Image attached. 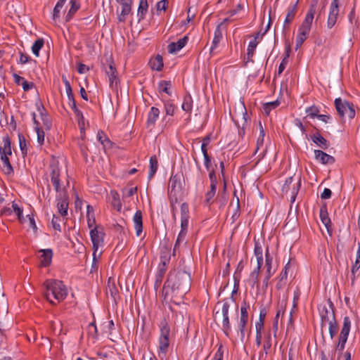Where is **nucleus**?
Masks as SVG:
<instances>
[{"label":"nucleus","mask_w":360,"mask_h":360,"mask_svg":"<svg viewBox=\"0 0 360 360\" xmlns=\"http://www.w3.org/2000/svg\"><path fill=\"white\" fill-rule=\"evenodd\" d=\"M191 285V275L186 271L179 270L170 274L163 287L162 294L165 300L169 295L172 299L177 296L183 297L190 290Z\"/></svg>","instance_id":"1"},{"label":"nucleus","mask_w":360,"mask_h":360,"mask_svg":"<svg viewBox=\"0 0 360 360\" xmlns=\"http://www.w3.org/2000/svg\"><path fill=\"white\" fill-rule=\"evenodd\" d=\"M44 296L51 304H56L53 299L60 302L68 295L67 288L61 281L47 279L44 283Z\"/></svg>","instance_id":"2"},{"label":"nucleus","mask_w":360,"mask_h":360,"mask_svg":"<svg viewBox=\"0 0 360 360\" xmlns=\"http://www.w3.org/2000/svg\"><path fill=\"white\" fill-rule=\"evenodd\" d=\"M319 0L311 1L309 11L304 18V20L298 28V33L295 41L296 50H297L302 45L309 34L312 22L314 18V14L316 11V6Z\"/></svg>","instance_id":"3"},{"label":"nucleus","mask_w":360,"mask_h":360,"mask_svg":"<svg viewBox=\"0 0 360 360\" xmlns=\"http://www.w3.org/2000/svg\"><path fill=\"white\" fill-rule=\"evenodd\" d=\"M334 105L340 117H347L352 120L355 117L356 111L352 103L337 98L335 99Z\"/></svg>","instance_id":"4"},{"label":"nucleus","mask_w":360,"mask_h":360,"mask_svg":"<svg viewBox=\"0 0 360 360\" xmlns=\"http://www.w3.org/2000/svg\"><path fill=\"white\" fill-rule=\"evenodd\" d=\"M160 334L159 337V350L163 354H166L168 352V348L169 346V334H170V328L167 324V323L164 321H162L160 326Z\"/></svg>","instance_id":"5"},{"label":"nucleus","mask_w":360,"mask_h":360,"mask_svg":"<svg viewBox=\"0 0 360 360\" xmlns=\"http://www.w3.org/2000/svg\"><path fill=\"white\" fill-rule=\"evenodd\" d=\"M49 176L53 186L54 190L56 193L65 191V188H62L60 185V170L58 161L53 160L49 166Z\"/></svg>","instance_id":"6"},{"label":"nucleus","mask_w":360,"mask_h":360,"mask_svg":"<svg viewBox=\"0 0 360 360\" xmlns=\"http://www.w3.org/2000/svg\"><path fill=\"white\" fill-rule=\"evenodd\" d=\"M321 326V328L325 326L326 323H330L335 320V314L333 302L329 300V307L323 305L320 309Z\"/></svg>","instance_id":"7"},{"label":"nucleus","mask_w":360,"mask_h":360,"mask_svg":"<svg viewBox=\"0 0 360 360\" xmlns=\"http://www.w3.org/2000/svg\"><path fill=\"white\" fill-rule=\"evenodd\" d=\"M57 193L56 200L58 213L61 216L65 217L68 214V196L66 193V191H60Z\"/></svg>","instance_id":"8"},{"label":"nucleus","mask_w":360,"mask_h":360,"mask_svg":"<svg viewBox=\"0 0 360 360\" xmlns=\"http://www.w3.org/2000/svg\"><path fill=\"white\" fill-rule=\"evenodd\" d=\"M339 14V0H333L330 6L327 27L331 29L335 25Z\"/></svg>","instance_id":"9"},{"label":"nucleus","mask_w":360,"mask_h":360,"mask_svg":"<svg viewBox=\"0 0 360 360\" xmlns=\"http://www.w3.org/2000/svg\"><path fill=\"white\" fill-rule=\"evenodd\" d=\"M91 240L93 244V248L96 252L98 246L103 242L104 233L103 232L102 228L99 229L98 226H95L90 231Z\"/></svg>","instance_id":"10"},{"label":"nucleus","mask_w":360,"mask_h":360,"mask_svg":"<svg viewBox=\"0 0 360 360\" xmlns=\"http://www.w3.org/2000/svg\"><path fill=\"white\" fill-rule=\"evenodd\" d=\"M189 209L186 202L181 205V231L187 233L188 227Z\"/></svg>","instance_id":"11"},{"label":"nucleus","mask_w":360,"mask_h":360,"mask_svg":"<svg viewBox=\"0 0 360 360\" xmlns=\"http://www.w3.org/2000/svg\"><path fill=\"white\" fill-rule=\"evenodd\" d=\"M109 63L108 69L105 70V72L108 77L110 86L113 88L116 86L118 83L117 72L115 67L114 63L110 58V60H107Z\"/></svg>","instance_id":"12"},{"label":"nucleus","mask_w":360,"mask_h":360,"mask_svg":"<svg viewBox=\"0 0 360 360\" xmlns=\"http://www.w3.org/2000/svg\"><path fill=\"white\" fill-rule=\"evenodd\" d=\"M133 1L123 3L120 4L121 6V11L117 9V20L120 22H124L127 17L131 14Z\"/></svg>","instance_id":"13"},{"label":"nucleus","mask_w":360,"mask_h":360,"mask_svg":"<svg viewBox=\"0 0 360 360\" xmlns=\"http://www.w3.org/2000/svg\"><path fill=\"white\" fill-rule=\"evenodd\" d=\"M41 255L39 256L40 265L44 267L49 266L52 261L53 251L51 249H41L39 250Z\"/></svg>","instance_id":"14"},{"label":"nucleus","mask_w":360,"mask_h":360,"mask_svg":"<svg viewBox=\"0 0 360 360\" xmlns=\"http://www.w3.org/2000/svg\"><path fill=\"white\" fill-rule=\"evenodd\" d=\"M315 159L323 165H332L335 162V158L321 150H314Z\"/></svg>","instance_id":"15"},{"label":"nucleus","mask_w":360,"mask_h":360,"mask_svg":"<svg viewBox=\"0 0 360 360\" xmlns=\"http://www.w3.org/2000/svg\"><path fill=\"white\" fill-rule=\"evenodd\" d=\"M160 110L156 107H152L148 114V118L146 121V127L152 129L155 122L159 117Z\"/></svg>","instance_id":"16"},{"label":"nucleus","mask_w":360,"mask_h":360,"mask_svg":"<svg viewBox=\"0 0 360 360\" xmlns=\"http://www.w3.org/2000/svg\"><path fill=\"white\" fill-rule=\"evenodd\" d=\"M311 141L319 148L326 150L330 146V143L318 131L311 136Z\"/></svg>","instance_id":"17"},{"label":"nucleus","mask_w":360,"mask_h":360,"mask_svg":"<svg viewBox=\"0 0 360 360\" xmlns=\"http://www.w3.org/2000/svg\"><path fill=\"white\" fill-rule=\"evenodd\" d=\"M188 37L184 36L183 38L179 39L176 42H171L168 45V51L170 53H175L181 49H183L187 44Z\"/></svg>","instance_id":"18"},{"label":"nucleus","mask_w":360,"mask_h":360,"mask_svg":"<svg viewBox=\"0 0 360 360\" xmlns=\"http://www.w3.org/2000/svg\"><path fill=\"white\" fill-rule=\"evenodd\" d=\"M134 229L136 236H140L143 231V214L141 210H137L133 217Z\"/></svg>","instance_id":"19"},{"label":"nucleus","mask_w":360,"mask_h":360,"mask_svg":"<svg viewBox=\"0 0 360 360\" xmlns=\"http://www.w3.org/2000/svg\"><path fill=\"white\" fill-rule=\"evenodd\" d=\"M320 219L321 220V222L324 224L326 226L328 232L330 235H331V221L330 217H328V213L327 211L326 206H322L320 208V213H319Z\"/></svg>","instance_id":"20"},{"label":"nucleus","mask_w":360,"mask_h":360,"mask_svg":"<svg viewBox=\"0 0 360 360\" xmlns=\"http://www.w3.org/2000/svg\"><path fill=\"white\" fill-rule=\"evenodd\" d=\"M169 191L170 195H176L181 191V181L176 176H172L169 179Z\"/></svg>","instance_id":"21"},{"label":"nucleus","mask_w":360,"mask_h":360,"mask_svg":"<svg viewBox=\"0 0 360 360\" xmlns=\"http://www.w3.org/2000/svg\"><path fill=\"white\" fill-rule=\"evenodd\" d=\"M221 39H222L221 29H220V26H217V27L214 30V38L212 39V46L210 49V53H212L214 52V51L217 49V47L218 46Z\"/></svg>","instance_id":"22"},{"label":"nucleus","mask_w":360,"mask_h":360,"mask_svg":"<svg viewBox=\"0 0 360 360\" xmlns=\"http://www.w3.org/2000/svg\"><path fill=\"white\" fill-rule=\"evenodd\" d=\"M66 94H67L68 98V101H69V105L71 108V109L74 111L76 117L77 118H80L81 117V118L83 119L84 118L83 117V114L77 107L76 101L75 100L72 91H71L70 93L68 92Z\"/></svg>","instance_id":"23"},{"label":"nucleus","mask_w":360,"mask_h":360,"mask_svg":"<svg viewBox=\"0 0 360 360\" xmlns=\"http://www.w3.org/2000/svg\"><path fill=\"white\" fill-rule=\"evenodd\" d=\"M297 3L298 1H297L293 6H290L288 8V13L284 20V29L285 28V25L292 22V21L295 18V16L297 11Z\"/></svg>","instance_id":"24"},{"label":"nucleus","mask_w":360,"mask_h":360,"mask_svg":"<svg viewBox=\"0 0 360 360\" xmlns=\"http://www.w3.org/2000/svg\"><path fill=\"white\" fill-rule=\"evenodd\" d=\"M193 101L190 94H187L184 96L183 103L181 105V109L188 112L191 113L193 109Z\"/></svg>","instance_id":"25"},{"label":"nucleus","mask_w":360,"mask_h":360,"mask_svg":"<svg viewBox=\"0 0 360 360\" xmlns=\"http://www.w3.org/2000/svg\"><path fill=\"white\" fill-rule=\"evenodd\" d=\"M148 4L147 0H140L139 5L137 11V15L139 17V21L144 19L145 15L148 11Z\"/></svg>","instance_id":"26"},{"label":"nucleus","mask_w":360,"mask_h":360,"mask_svg":"<svg viewBox=\"0 0 360 360\" xmlns=\"http://www.w3.org/2000/svg\"><path fill=\"white\" fill-rule=\"evenodd\" d=\"M260 271L258 269H254L250 274L248 282L251 285V287L253 288L255 286L257 287V288H259V276Z\"/></svg>","instance_id":"27"},{"label":"nucleus","mask_w":360,"mask_h":360,"mask_svg":"<svg viewBox=\"0 0 360 360\" xmlns=\"http://www.w3.org/2000/svg\"><path fill=\"white\" fill-rule=\"evenodd\" d=\"M272 261L273 258L269 254V248L267 247L265 252V267L266 269V275L271 276L274 274V271H271V265H272Z\"/></svg>","instance_id":"28"},{"label":"nucleus","mask_w":360,"mask_h":360,"mask_svg":"<svg viewBox=\"0 0 360 360\" xmlns=\"http://www.w3.org/2000/svg\"><path fill=\"white\" fill-rule=\"evenodd\" d=\"M150 65L153 70L157 71L162 70L164 65L162 57L160 55H158L154 59L150 61Z\"/></svg>","instance_id":"29"},{"label":"nucleus","mask_w":360,"mask_h":360,"mask_svg":"<svg viewBox=\"0 0 360 360\" xmlns=\"http://www.w3.org/2000/svg\"><path fill=\"white\" fill-rule=\"evenodd\" d=\"M87 224L89 229H91L96 224V219L94 214V208L91 205H88L86 207Z\"/></svg>","instance_id":"30"},{"label":"nucleus","mask_w":360,"mask_h":360,"mask_svg":"<svg viewBox=\"0 0 360 360\" xmlns=\"http://www.w3.org/2000/svg\"><path fill=\"white\" fill-rule=\"evenodd\" d=\"M158 167V159L155 155H153L150 158V170L148 173V179H152L156 173Z\"/></svg>","instance_id":"31"},{"label":"nucleus","mask_w":360,"mask_h":360,"mask_svg":"<svg viewBox=\"0 0 360 360\" xmlns=\"http://www.w3.org/2000/svg\"><path fill=\"white\" fill-rule=\"evenodd\" d=\"M172 83L170 81L162 80L158 83L159 91H162L169 96L172 95L171 91Z\"/></svg>","instance_id":"32"},{"label":"nucleus","mask_w":360,"mask_h":360,"mask_svg":"<svg viewBox=\"0 0 360 360\" xmlns=\"http://www.w3.org/2000/svg\"><path fill=\"white\" fill-rule=\"evenodd\" d=\"M110 195L112 199L111 202L112 207L117 211H120L122 209V203L120 200L119 194L115 191H111Z\"/></svg>","instance_id":"33"},{"label":"nucleus","mask_w":360,"mask_h":360,"mask_svg":"<svg viewBox=\"0 0 360 360\" xmlns=\"http://www.w3.org/2000/svg\"><path fill=\"white\" fill-rule=\"evenodd\" d=\"M351 328V321L348 316H345L343 319V325L341 329L340 335L345 336L348 338L349 331Z\"/></svg>","instance_id":"34"},{"label":"nucleus","mask_w":360,"mask_h":360,"mask_svg":"<svg viewBox=\"0 0 360 360\" xmlns=\"http://www.w3.org/2000/svg\"><path fill=\"white\" fill-rule=\"evenodd\" d=\"M164 108L167 115L173 116L176 106L172 100H167L164 101Z\"/></svg>","instance_id":"35"},{"label":"nucleus","mask_w":360,"mask_h":360,"mask_svg":"<svg viewBox=\"0 0 360 360\" xmlns=\"http://www.w3.org/2000/svg\"><path fill=\"white\" fill-rule=\"evenodd\" d=\"M294 267H295L294 264L292 263V262L290 259H289V261L285 265L283 269L281 272L279 277L283 278V280L287 281L288 272L291 271V274H292L293 271L292 270H293Z\"/></svg>","instance_id":"36"},{"label":"nucleus","mask_w":360,"mask_h":360,"mask_svg":"<svg viewBox=\"0 0 360 360\" xmlns=\"http://www.w3.org/2000/svg\"><path fill=\"white\" fill-rule=\"evenodd\" d=\"M360 268V245L359 246V248L356 252V258L355 260L354 264H353L352 267V283L353 284L355 280V273L359 270Z\"/></svg>","instance_id":"37"},{"label":"nucleus","mask_w":360,"mask_h":360,"mask_svg":"<svg viewBox=\"0 0 360 360\" xmlns=\"http://www.w3.org/2000/svg\"><path fill=\"white\" fill-rule=\"evenodd\" d=\"M217 186H214V185H210V189L205 193V202L206 205H210L214 202V197L216 193Z\"/></svg>","instance_id":"38"},{"label":"nucleus","mask_w":360,"mask_h":360,"mask_svg":"<svg viewBox=\"0 0 360 360\" xmlns=\"http://www.w3.org/2000/svg\"><path fill=\"white\" fill-rule=\"evenodd\" d=\"M249 305L247 304L245 301H243L240 307V322L248 323V309H249Z\"/></svg>","instance_id":"39"},{"label":"nucleus","mask_w":360,"mask_h":360,"mask_svg":"<svg viewBox=\"0 0 360 360\" xmlns=\"http://www.w3.org/2000/svg\"><path fill=\"white\" fill-rule=\"evenodd\" d=\"M67 0H58L55 6L53 11L52 19L56 21L60 17V12Z\"/></svg>","instance_id":"40"},{"label":"nucleus","mask_w":360,"mask_h":360,"mask_svg":"<svg viewBox=\"0 0 360 360\" xmlns=\"http://www.w3.org/2000/svg\"><path fill=\"white\" fill-rule=\"evenodd\" d=\"M4 148H0V154L4 153L8 155H11L12 154L11 147V139L8 136H6L4 138Z\"/></svg>","instance_id":"41"},{"label":"nucleus","mask_w":360,"mask_h":360,"mask_svg":"<svg viewBox=\"0 0 360 360\" xmlns=\"http://www.w3.org/2000/svg\"><path fill=\"white\" fill-rule=\"evenodd\" d=\"M44 40L43 38L38 39L34 41L33 45L32 46V51L33 54L36 57H39V51L41 49V48L44 46Z\"/></svg>","instance_id":"42"},{"label":"nucleus","mask_w":360,"mask_h":360,"mask_svg":"<svg viewBox=\"0 0 360 360\" xmlns=\"http://www.w3.org/2000/svg\"><path fill=\"white\" fill-rule=\"evenodd\" d=\"M347 337L339 335L338 342L335 347V352H338L339 356L342 355L343 350L345 347V344L347 341Z\"/></svg>","instance_id":"43"},{"label":"nucleus","mask_w":360,"mask_h":360,"mask_svg":"<svg viewBox=\"0 0 360 360\" xmlns=\"http://www.w3.org/2000/svg\"><path fill=\"white\" fill-rule=\"evenodd\" d=\"M186 233H185V232H183V231H180L179 232V235L177 236L176 243L174 244V250H173V254L174 255L175 254V252L177 250H179V248H180V246H181V245L182 243L186 244Z\"/></svg>","instance_id":"44"},{"label":"nucleus","mask_w":360,"mask_h":360,"mask_svg":"<svg viewBox=\"0 0 360 360\" xmlns=\"http://www.w3.org/2000/svg\"><path fill=\"white\" fill-rule=\"evenodd\" d=\"M222 330L226 337H229L231 330L229 316H222Z\"/></svg>","instance_id":"45"},{"label":"nucleus","mask_w":360,"mask_h":360,"mask_svg":"<svg viewBox=\"0 0 360 360\" xmlns=\"http://www.w3.org/2000/svg\"><path fill=\"white\" fill-rule=\"evenodd\" d=\"M305 112L307 114V117L310 118L317 117L319 115V108L314 105L309 106L305 109Z\"/></svg>","instance_id":"46"},{"label":"nucleus","mask_w":360,"mask_h":360,"mask_svg":"<svg viewBox=\"0 0 360 360\" xmlns=\"http://www.w3.org/2000/svg\"><path fill=\"white\" fill-rule=\"evenodd\" d=\"M18 139H19V146H20V148L22 155L23 156H25L27 154V146L26 139L22 134H18Z\"/></svg>","instance_id":"47"},{"label":"nucleus","mask_w":360,"mask_h":360,"mask_svg":"<svg viewBox=\"0 0 360 360\" xmlns=\"http://www.w3.org/2000/svg\"><path fill=\"white\" fill-rule=\"evenodd\" d=\"M329 327H328V331L330 334V337L331 339H333L337 334L338 330V322L335 320L330 321L328 323Z\"/></svg>","instance_id":"48"},{"label":"nucleus","mask_w":360,"mask_h":360,"mask_svg":"<svg viewBox=\"0 0 360 360\" xmlns=\"http://www.w3.org/2000/svg\"><path fill=\"white\" fill-rule=\"evenodd\" d=\"M1 160H2L4 165L6 167V173L10 174L13 172V169L9 162L8 155H6L4 153L1 154Z\"/></svg>","instance_id":"49"},{"label":"nucleus","mask_w":360,"mask_h":360,"mask_svg":"<svg viewBox=\"0 0 360 360\" xmlns=\"http://www.w3.org/2000/svg\"><path fill=\"white\" fill-rule=\"evenodd\" d=\"M259 135L257 140V150H257L259 148V147L263 146L264 138L265 136L264 130L263 129L261 122H259Z\"/></svg>","instance_id":"50"},{"label":"nucleus","mask_w":360,"mask_h":360,"mask_svg":"<svg viewBox=\"0 0 360 360\" xmlns=\"http://www.w3.org/2000/svg\"><path fill=\"white\" fill-rule=\"evenodd\" d=\"M71 7L66 15V20L68 21L72 15L76 13V11L79 9V6L76 4V1L75 0H71Z\"/></svg>","instance_id":"51"},{"label":"nucleus","mask_w":360,"mask_h":360,"mask_svg":"<svg viewBox=\"0 0 360 360\" xmlns=\"http://www.w3.org/2000/svg\"><path fill=\"white\" fill-rule=\"evenodd\" d=\"M279 103L278 101L269 102L264 104L263 110L264 112L268 115L272 109H274L278 105Z\"/></svg>","instance_id":"52"},{"label":"nucleus","mask_w":360,"mask_h":360,"mask_svg":"<svg viewBox=\"0 0 360 360\" xmlns=\"http://www.w3.org/2000/svg\"><path fill=\"white\" fill-rule=\"evenodd\" d=\"M271 347V332L269 331L264 337V342L263 345V349L266 352V353L268 352V351Z\"/></svg>","instance_id":"53"},{"label":"nucleus","mask_w":360,"mask_h":360,"mask_svg":"<svg viewBox=\"0 0 360 360\" xmlns=\"http://www.w3.org/2000/svg\"><path fill=\"white\" fill-rule=\"evenodd\" d=\"M35 130L37 135V143L39 146H42L44 143L45 134L43 129L40 127H35Z\"/></svg>","instance_id":"54"},{"label":"nucleus","mask_w":360,"mask_h":360,"mask_svg":"<svg viewBox=\"0 0 360 360\" xmlns=\"http://www.w3.org/2000/svg\"><path fill=\"white\" fill-rule=\"evenodd\" d=\"M254 255L256 257H263V249L259 241L255 240Z\"/></svg>","instance_id":"55"},{"label":"nucleus","mask_w":360,"mask_h":360,"mask_svg":"<svg viewBox=\"0 0 360 360\" xmlns=\"http://www.w3.org/2000/svg\"><path fill=\"white\" fill-rule=\"evenodd\" d=\"M98 140L101 142V143L105 147L108 144L110 143V141L108 138L105 136L103 131H99L97 134Z\"/></svg>","instance_id":"56"},{"label":"nucleus","mask_w":360,"mask_h":360,"mask_svg":"<svg viewBox=\"0 0 360 360\" xmlns=\"http://www.w3.org/2000/svg\"><path fill=\"white\" fill-rule=\"evenodd\" d=\"M60 222V217L53 214L52 220H51V224H52L53 228L55 230L58 231H61Z\"/></svg>","instance_id":"57"},{"label":"nucleus","mask_w":360,"mask_h":360,"mask_svg":"<svg viewBox=\"0 0 360 360\" xmlns=\"http://www.w3.org/2000/svg\"><path fill=\"white\" fill-rule=\"evenodd\" d=\"M137 191V188L136 187H130V188H124L122 192H123V196L124 197H131L132 195H134Z\"/></svg>","instance_id":"58"},{"label":"nucleus","mask_w":360,"mask_h":360,"mask_svg":"<svg viewBox=\"0 0 360 360\" xmlns=\"http://www.w3.org/2000/svg\"><path fill=\"white\" fill-rule=\"evenodd\" d=\"M224 356V347L220 345L214 358L212 360H223Z\"/></svg>","instance_id":"59"},{"label":"nucleus","mask_w":360,"mask_h":360,"mask_svg":"<svg viewBox=\"0 0 360 360\" xmlns=\"http://www.w3.org/2000/svg\"><path fill=\"white\" fill-rule=\"evenodd\" d=\"M230 304L226 300H223L221 314L222 316H229Z\"/></svg>","instance_id":"60"},{"label":"nucleus","mask_w":360,"mask_h":360,"mask_svg":"<svg viewBox=\"0 0 360 360\" xmlns=\"http://www.w3.org/2000/svg\"><path fill=\"white\" fill-rule=\"evenodd\" d=\"M12 210L16 213L18 219L20 220L22 216V210L15 202H12Z\"/></svg>","instance_id":"61"},{"label":"nucleus","mask_w":360,"mask_h":360,"mask_svg":"<svg viewBox=\"0 0 360 360\" xmlns=\"http://www.w3.org/2000/svg\"><path fill=\"white\" fill-rule=\"evenodd\" d=\"M301 185V181L299 179L296 185H293L292 191V195H291V201L293 202L295 200L296 195L298 193L299 188Z\"/></svg>","instance_id":"62"},{"label":"nucleus","mask_w":360,"mask_h":360,"mask_svg":"<svg viewBox=\"0 0 360 360\" xmlns=\"http://www.w3.org/2000/svg\"><path fill=\"white\" fill-rule=\"evenodd\" d=\"M168 5V0H162L157 3V11H166Z\"/></svg>","instance_id":"63"},{"label":"nucleus","mask_w":360,"mask_h":360,"mask_svg":"<svg viewBox=\"0 0 360 360\" xmlns=\"http://www.w3.org/2000/svg\"><path fill=\"white\" fill-rule=\"evenodd\" d=\"M108 290L110 293L111 297L113 298L114 300H116L117 296L118 295V290L115 285H109L108 286Z\"/></svg>","instance_id":"64"}]
</instances>
